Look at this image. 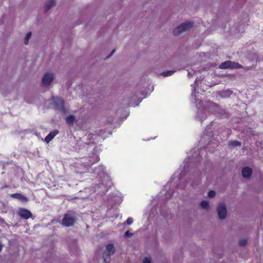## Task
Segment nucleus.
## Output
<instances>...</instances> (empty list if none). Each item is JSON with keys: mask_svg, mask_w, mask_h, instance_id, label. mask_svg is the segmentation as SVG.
Wrapping results in <instances>:
<instances>
[{"mask_svg": "<svg viewBox=\"0 0 263 263\" xmlns=\"http://www.w3.org/2000/svg\"><path fill=\"white\" fill-rule=\"evenodd\" d=\"M115 252V248L114 245L111 243L108 244L106 246V250L103 253V258L105 263H109L110 261V256Z\"/></svg>", "mask_w": 263, "mask_h": 263, "instance_id": "1", "label": "nucleus"}, {"mask_svg": "<svg viewBox=\"0 0 263 263\" xmlns=\"http://www.w3.org/2000/svg\"><path fill=\"white\" fill-rule=\"evenodd\" d=\"M193 26V24L190 22H186L181 24L173 30V34L175 36L179 35L184 31L190 30Z\"/></svg>", "mask_w": 263, "mask_h": 263, "instance_id": "2", "label": "nucleus"}, {"mask_svg": "<svg viewBox=\"0 0 263 263\" xmlns=\"http://www.w3.org/2000/svg\"><path fill=\"white\" fill-rule=\"evenodd\" d=\"M76 218L70 214H65L62 220V224L66 227H70L74 225Z\"/></svg>", "mask_w": 263, "mask_h": 263, "instance_id": "3", "label": "nucleus"}, {"mask_svg": "<svg viewBox=\"0 0 263 263\" xmlns=\"http://www.w3.org/2000/svg\"><path fill=\"white\" fill-rule=\"evenodd\" d=\"M243 66L239 64L237 62H233L231 61H227L224 62H222L221 64L219 65V68L220 69H240L242 68Z\"/></svg>", "mask_w": 263, "mask_h": 263, "instance_id": "4", "label": "nucleus"}, {"mask_svg": "<svg viewBox=\"0 0 263 263\" xmlns=\"http://www.w3.org/2000/svg\"><path fill=\"white\" fill-rule=\"evenodd\" d=\"M52 100L56 109L61 111L63 113L66 112V109L65 108V102L64 100L58 97H53Z\"/></svg>", "mask_w": 263, "mask_h": 263, "instance_id": "5", "label": "nucleus"}, {"mask_svg": "<svg viewBox=\"0 0 263 263\" xmlns=\"http://www.w3.org/2000/svg\"><path fill=\"white\" fill-rule=\"evenodd\" d=\"M217 210L219 218L220 219H225L227 216V211L224 203H219L217 206Z\"/></svg>", "mask_w": 263, "mask_h": 263, "instance_id": "6", "label": "nucleus"}, {"mask_svg": "<svg viewBox=\"0 0 263 263\" xmlns=\"http://www.w3.org/2000/svg\"><path fill=\"white\" fill-rule=\"evenodd\" d=\"M18 215L24 219H28L32 217V214L28 210L24 208H20L17 212Z\"/></svg>", "mask_w": 263, "mask_h": 263, "instance_id": "7", "label": "nucleus"}, {"mask_svg": "<svg viewBox=\"0 0 263 263\" xmlns=\"http://www.w3.org/2000/svg\"><path fill=\"white\" fill-rule=\"evenodd\" d=\"M53 80V74L52 73H46L42 80V84L45 86H48Z\"/></svg>", "mask_w": 263, "mask_h": 263, "instance_id": "8", "label": "nucleus"}, {"mask_svg": "<svg viewBox=\"0 0 263 263\" xmlns=\"http://www.w3.org/2000/svg\"><path fill=\"white\" fill-rule=\"evenodd\" d=\"M241 174L243 178H250L252 174V170L248 166L245 167L242 169Z\"/></svg>", "mask_w": 263, "mask_h": 263, "instance_id": "9", "label": "nucleus"}, {"mask_svg": "<svg viewBox=\"0 0 263 263\" xmlns=\"http://www.w3.org/2000/svg\"><path fill=\"white\" fill-rule=\"evenodd\" d=\"M58 133L59 130L58 129H54L53 130L50 132L45 137V142L47 143L50 142L54 138V137L58 134Z\"/></svg>", "mask_w": 263, "mask_h": 263, "instance_id": "10", "label": "nucleus"}, {"mask_svg": "<svg viewBox=\"0 0 263 263\" xmlns=\"http://www.w3.org/2000/svg\"><path fill=\"white\" fill-rule=\"evenodd\" d=\"M55 4L54 0H48L45 4V11L49 10Z\"/></svg>", "mask_w": 263, "mask_h": 263, "instance_id": "11", "label": "nucleus"}, {"mask_svg": "<svg viewBox=\"0 0 263 263\" xmlns=\"http://www.w3.org/2000/svg\"><path fill=\"white\" fill-rule=\"evenodd\" d=\"M10 197L12 198L18 199L19 200L24 201L26 200V198L20 193H14L10 195Z\"/></svg>", "mask_w": 263, "mask_h": 263, "instance_id": "12", "label": "nucleus"}, {"mask_svg": "<svg viewBox=\"0 0 263 263\" xmlns=\"http://www.w3.org/2000/svg\"><path fill=\"white\" fill-rule=\"evenodd\" d=\"M75 121V117L73 115L68 116L66 118V122L67 124L73 125Z\"/></svg>", "mask_w": 263, "mask_h": 263, "instance_id": "13", "label": "nucleus"}, {"mask_svg": "<svg viewBox=\"0 0 263 263\" xmlns=\"http://www.w3.org/2000/svg\"><path fill=\"white\" fill-rule=\"evenodd\" d=\"M200 206L202 208L205 210H209L210 209V203L208 201L203 200L200 203Z\"/></svg>", "mask_w": 263, "mask_h": 263, "instance_id": "14", "label": "nucleus"}, {"mask_svg": "<svg viewBox=\"0 0 263 263\" xmlns=\"http://www.w3.org/2000/svg\"><path fill=\"white\" fill-rule=\"evenodd\" d=\"M229 145L231 147H237L241 145V142L238 141H231L229 143Z\"/></svg>", "mask_w": 263, "mask_h": 263, "instance_id": "15", "label": "nucleus"}, {"mask_svg": "<svg viewBox=\"0 0 263 263\" xmlns=\"http://www.w3.org/2000/svg\"><path fill=\"white\" fill-rule=\"evenodd\" d=\"M31 32H28L25 37L24 43L26 45L28 44L29 40L31 37Z\"/></svg>", "mask_w": 263, "mask_h": 263, "instance_id": "16", "label": "nucleus"}, {"mask_svg": "<svg viewBox=\"0 0 263 263\" xmlns=\"http://www.w3.org/2000/svg\"><path fill=\"white\" fill-rule=\"evenodd\" d=\"M175 72V71L173 70H167L166 71L163 72L161 74L164 77H168L171 76L173 73Z\"/></svg>", "mask_w": 263, "mask_h": 263, "instance_id": "17", "label": "nucleus"}, {"mask_svg": "<svg viewBox=\"0 0 263 263\" xmlns=\"http://www.w3.org/2000/svg\"><path fill=\"white\" fill-rule=\"evenodd\" d=\"M239 245L240 246H241V247H244L245 246L247 243V239H241L239 241Z\"/></svg>", "mask_w": 263, "mask_h": 263, "instance_id": "18", "label": "nucleus"}, {"mask_svg": "<svg viewBox=\"0 0 263 263\" xmlns=\"http://www.w3.org/2000/svg\"><path fill=\"white\" fill-rule=\"evenodd\" d=\"M215 195H216V192L214 191L211 190L209 192L208 196L210 197H215Z\"/></svg>", "mask_w": 263, "mask_h": 263, "instance_id": "19", "label": "nucleus"}, {"mask_svg": "<svg viewBox=\"0 0 263 263\" xmlns=\"http://www.w3.org/2000/svg\"><path fill=\"white\" fill-rule=\"evenodd\" d=\"M133 219L132 217H128L126 222L128 225H130L133 222Z\"/></svg>", "mask_w": 263, "mask_h": 263, "instance_id": "20", "label": "nucleus"}, {"mask_svg": "<svg viewBox=\"0 0 263 263\" xmlns=\"http://www.w3.org/2000/svg\"><path fill=\"white\" fill-rule=\"evenodd\" d=\"M143 263H152L151 258L148 257H145L143 259Z\"/></svg>", "mask_w": 263, "mask_h": 263, "instance_id": "21", "label": "nucleus"}, {"mask_svg": "<svg viewBox=\"0 0 263 263\" xmlns=\"http://www.w3.org/2000/svg\"><path fill=\"white\" fill-rule=\"evenodd\" d=\"M132 235V234L128 231L125 232L124 234V236L126 237H130Z\"/></svg>", "mask_w": 263, "mask_h": 263, "instance_id": "22", "label": "nucleus"}, {"mask_svg": "<svg viewBox=\"0 0 263 263\" xmlns=\"http://www.w3.org/2000/svg\"><path fill=\"white\" fill-rule=\"evenodd\" d=\"M115 49H114L112 50L111 52L110 53V54L107 57V58H109L115 52Z\"/></svg>", "mask_w": 263, "mask_h": 263, "instance_id": "23", "label": "nucleus"}, {"mask_svg": "<svg viewBox=\"0 0 263 263\" xmlns=\"http://www.w3.org/2000/svg\"><path fill=\"white\" fill-rule=\"evenodd\" d=\"M5 220L2 217H0V223H4Z\"/></svg>", "mask_w": 263, "mask_h": 263, "instance_id": "24", "label": "nucleus"}]
</instances>
